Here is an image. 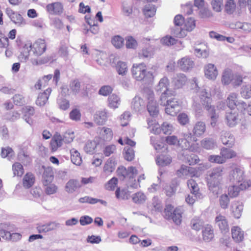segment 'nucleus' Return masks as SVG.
<instances>
[{
  "instance_id": "f257e3e1",
  "label": "nucleus",
  "mask_w": 251,
  "mask_h": 251,
  "mask_svg": "<svg viewBox=\"0 0 251 251\" xmlns=\"http://www.w3.org/2000/svg\"><path fill=\"white\" fill-rule=\"evenodd\" d=\"M200 97L203 108L207 111L210 118V125L212 127H214L219 116L216 113L215 106L211 104L212 99L210 98V94L205 90H202L200 94Z\"/></svg>"
},
{
  "instance_id": "f03ea898",
  "label": "nucleus",
  "mask_w": 251,
  "mask_h": 251,
  "mask_svg": "<svg viewBox=\"0 0 251 251\" xmlns=\"http://www.w3.org/2000/svg\"><path fill=\"white\" fill-rule=\"evenodd\" d=\"M133 77L137 81H143L145 84H149L153 80L151 72L147 71L144 63L134 64L131 69Z\"/></svg>"
},
{
  "instance_id": "7ed1b4c3",
  "label": "nucleus",
  "mask_w": 251,
  "mask_h": 251,
  "mask_svg": "<svg viewBox=\"0 0 251 251\" xmlns=\"http://www.w3.org/2000/svg\"><path fill=\"white\" fill-rule=\"evenodd\" d=\"M170 82L166 76L162 78L158 84L155 87V90L160 94V104H165L166 103V99L174 95V92L169 89Z\"/></svg>"
},
{
  "instance_id": "20e7f679",
  "label": "nucleus",
  "mask_w": 251,
  "mask_h": 251,
  "mask_svg": "<svg viewBox=\"0 0 251 251\" xmlns=\"http://www.w3.org/2000/svg\"><path fill=\"white\" fill-rule=\"evenodd\" d=\"M224 168L219 167L209 171L206 177L207 185L210 191H214V189L219 185L222 178Z\"/></svg>"
},
{
  "instance_id": "39448f33",
  "label": "nucleus",
  "mask_w": 251,
  "mask_h": 251,
  "mask_svg": "<svg viewBox=\"0 0 251 251\" xmlns=\"http://www.w3.org/2000/svg\"><path fill=\"white\" fill-rule=\"evenodd\" d=\"M184 26L185 29L181 27H177V29H173L174 34L177 37L183 38L186 36L187 31H191L196 26L195 21L192 18H188L185 22Z\"/></svg>"
},
{
  "instance_id": "423d86ee",
  "label": "nucleus",
  "mask_w": 251,
  "mask_h": 251,
  "mask_svg": "<svg viewBox=\"0 0 251 251\" xmlns=\"http://www.w3.org/2000/svg\"><path fill=\"white\" fill-rule=\"evenodd\" d=\"M165 106V112L170 115L175 116L179 111L180 106L179 102L175 98L166 99V103L165 104H161Z\"/></svg>"
},
{
  "instance_id": "0eeeda50",
  "label": "nucleus",
  "mask_w": 251,
  "mask_h": 251,
  "mask_svg": "<svg viewBox=\"0 0 251 251\" xmlns=\"http://www.w3.org/2000/svg\"><path fill=\"white\" fill-rule=\"evenodd\" d=\"M154 95L153 92H150L148 96V103L147 109L150 115L152 117H156L159 113V107L156 101L154 100Z\"/></svg>"
},
{
  "instance_id": "6e6552de",
  "label": "nucleus",
  "mask_w": 251,
  "mask_h": 251,
  "mask_svg": "<svg viewBox=\"0 0 251 251\" xmlns=\"http://www.w3.org/2000/svg\"><path fill=\"white\" fill-rule=\"evenodd\" d=\"M66 136L64 138H62L61 135L57 133L54 134L50 143L52 151H57L58 148L62 146L63 142L69 143L73 141V138H70L68 140L66 139Z\"/></svg>"
},
{
  "instance_id": "1a4fd4ad",
  "label": "nucleus",
  "mask_w": 251,
  "mask_h": 251,
  "mask_svg": "<svg viewBox=\"0 0 251 251\" xmlns=\"http://www.w3.org/2000/svg\"><path fill=\"white\" fill-rule=\"evenodd\" d=\"M244 171L239 168L232 169L229 173V179L233 183L240 184L245 181Z\"/></svg>"
},
{
  "instance_id": "9d476101",
  "label": "nucleus",
  "mask_w": 251,
  "mask_h": 251,
  "mask_svg": "<svg viewBox=\"0 0 251 251\" xmlns=\"http://www.w3.org/2000/svg\"><path fill=\"white\" fill-rule=\"evenodd\" d=\"M32 52L36 56H39L43 54L47 49L45 41L41 39L36 40L32 44Z\"/></svg>"
},
{
  "instance_id": "9b49d317",
  "label": "nucleus",
  "mask_w": 251,
  "mask_h": 251,
  "mask_svg": "<svg viewBox=\"0 0 251 251\" xmlns=\"http://www.w3.org/2000/svg\"><path fill=\"white\" fill-rule=\"evenodd\" d=\"M250 186V184L246 181H244L240 184L234 183L233 185L229 187L228 195L231 197H236L239 195L241 190L246 189Z\"/></svg>"
},
{
  "instance_id": "f8f14e48",
  "label": "nucleus",
  "mask_w": 251,
  "mask_h": 251,
  "mask_svg": "<svg viewBox=\"0 0 251 251\" xmlns=\"http://www.w3.org/2000/svg\"><path fill=\"white\" fill-rule=\"evenodd\" d=\"M47 12L54 15H60L64 11L63 5L60 2H54L47 5L46 7Z\"/></svg>"
},
{
  "instance_id": "ddd939ff",
  "label": "nucleus",
  "mask_w": 251,
  "mask_h": 251,
  "mask_svg": "<svg viewBox=\"0 0 251 251\" xmlns=\"http://www.w3.org/2000/svg\"><path fill=\"white\" fill-rule=\"evenodd\" d=\"M206 131L205 123L203 121L197 122L194 125L192 129L193 135L196 136V141H198V138L202 136Z\"/></svg>"
},
{
  "instance_id": "4468645a",
  "label": "nucleus",
  "mask_w": 251,
  "mask_h": 251,
  "mask_svg": "<svg viewBox=\"0 0 251 251\" xmlns=\"http://www.w3.org/2000/svg\"><path fill=\"white\" fill-rule=\"evenodd\" d=\"M178 65L180 69L184 72L191 70L194 66V62L189 57L185 56L179 60Z\"/></svg>"
},
{
  "instance_id": "2eb2a0df",
  "label": "nucleus",
  "mask_w": 251,
  "mask_h": 251,
  "mask_svg": "<svg viewBox=\"0 0 251 251\" xmlns=\"http://www.w3.org/2000/svg\"><path fill=\"white\" fill-rule=\"evenodd\" d=\"M237 95L236 93H233L229 95L227 98V104L228 107L230 108L231 110L234 109L236 106L238 105L239 106L240 105L242 108H245L246 103L244 101H238L237 100Z\"/></svg>"
},
{
  "instance_id": "dca6fc26",
  "label": "nucleus",
  "mask_w": 251,
  "mask_h": 251,
  "mask_svg": "<svg viewBox=\"0 0 251 251\" xmlns=\"http://www.w3.org/2000/svg\"><path fill=\"white\" fill-rule=\"evenodd\" d=\"M204 74L206 78L214 80L218 75V72L215 65L211 63L206 65L204 68Z\"/></svg>"
},
{
  "instance_id": "f3484780",
  "label": "nucleus",
  "mask_w": 251,
  "mask_h": 251,
  "mask_svg": "<svg viewBox=\"0 0 251 251\" xmlns=\"http://www.w3.org/2000/svg\"><path fill=\"white\" fill-rule=\"evenodd\" d=\"M81 185L78 180L76 179H71L66 184L65 190L69 194H73L77 191Z\"/></svg>"
},
{
  "instance_id": "a211bd4d",
  "label": "nucleus",
  "mask_w": 251,
  "mask_h": 251,
  "mask_svg": "<svg viewBox=\"0 0 251 251\" xmlns=\"http://www.w3.org/2000/svg\"><path fill=\"white\" fill-rule=\"evenodd\" d=\"M215 221V224L217 226H218L220 230L222 232L226 233L228 232V225L225 216L220 214L216 217Z\"/></svg>"
},
{
  "instance_id": "6ab92c4d",
  "label": "nucleus",
  "mask_w": 251,
  "mask_h": 251,
  "mask_svg": "<svg viewBox=\"0 0 251 251\" xmlns=\"http://www.w3.org/2000/svg\"><path fill=\"white\" fill-rule=\"evenodd\" d=\"M221 140L224 145L228 147H232L234 144V136L229 132L223 131L221 133Z\"/></svg>"
},
{
  "instance_id": "aec40b11",
  "label": "nucleus",
  "mask_w": 251,
  "mask_h": 251,
  "mask_svg": "<svg viewBox=\"0 0 251 251\" xmlns=\"http://www.w3.org/2000/svg\"><path fill=\"white\" fill-rule=\"evenodd\" d=\"M238 114L236 111H233L230 110V111L226 112V118L227 121V124L230 127L235 126L238 122Z\"/></svg>"
},
{
  "instance_id": "412c9836",
  "label": "nucleus",
  "mask_w": 251,
  "mask_h": 251,
  "mask_svg": "<svg viewBox=\"0 0 251 251\" xmlns=\"http://www.w3.org/2000/svg\"><path fill=\"white\" fill-rule=\"evenodd\" d=\"M51 92V89L48 88L43 93L39 94L36 100V104L40 106H44L48 101Z\"/></svg>"
},
{
  "instance_id": "4be33fe9",
  "label": "nucleus",
  "mask_w": 251,
  "mask_h": 251,
  "mask_svg": "<svg viewBox=\"0 0 251 251\" xmlns=\"http://www.w3.org/2000/svg\"><path fill=\"white\" fill-rule=\"evenodd\" d=\"M60 226V224L53 222L39 226L37 227V229L39 233L47 232L53 230H55L59 228Z\"/></svg>"
},
{
  "instance_id": "5701e85b",
  "label": "nucleus",
  "mask_w": 251,
  "mask_h": 251,
  "mask_svg": "<svg viewBox=\"0 0 251 251\" xmlns=\"http://www.w3.org/2000/svg\"><path fill=\"white\" fill-rule=\"evenodd\" d=\"M187 185L192 194L195 195V197L199 200L202 198V194L199 192V188L195 180L193 179L188 180Z\"/></svg>"
},
{
  "instance_id": "b1692460",
  "label": "nucleus",
  "mask_w": 251,
  "mask_h": 251,
  "mask_svg": "<svg viewBox=\"0 0 251 251\" xmlns=\"http://www.w3.org/2000/svg\"><path fill=\"white\" fill-rule=\"evenodd\" d=\"M243 209V205L241 202L235 201L231 203V210L235 218L238 219L240 217Z\"/></svg>"
},
{
  "instance_id": "393cba45",
  "label": "nucleus",
  "mask_w": 251,
  "mask_h": 251,
  "mask_svg": "<svg viewBox=\"0 0 251 251\" xmlns=\"http://www.w3.org/2000/svg\"><path fill=\"white\" fill-rule=\"evenodd\" d=\"M23 113L24 114V119L29 125L33 123V121L30 117L34 114L35 110L33 107L31 106H26L23 108Z\"/></svg>"
},
{
  "instance_id": "a878e982",
  "label": "nucleus",
  "mask_w": 251,
  "mask_h": 251,
  "mask_svg": "<svg viewBox=\"0 0 251 251\" xmlns=\"http://www.w3.org/2000/svg\"><path fill=\"white\" fill-rule=\"evenodd\" d=\"M53 179V172L51 168L45 169L43 174V183L45 186L49 185Z\"/></svg>"
},
{
  "instance_id": "bb28decb",
  "label": "nucleus",
  "mask_w": 251,
  "mask_h": 251,
  "mask_svg": "<svg viewBox=\"0 0 251 251\" xmlns=\"http://www.w3.org/2000/svg\"><path fill=\"white\" fill-rule=\"evenodd\" d=\"M183 154L184 155V161L189 163L190 165L196 164L200 161L199 157L190 151L184 152Z\"/></svg>"
},
{
  "instance_id": "cd10ccee",
  "label": "nucleus",
  "mask_w": 251,
  "mask_h": 251,
  "mask_svg": "<svg viewBox=\"0 0 251 251\" xmlns=\"http://www.w3.org/2000/svg\"><path fill=\"white\" fill-rule=\"evenodd\" d=\"M145 106L144 100L139 97H135L132 101L131 107L136 112L141 111L145 108Z\"/></svg>"
},
{
  "instance_id": "c85d7f7f",
  "label": "nucleus",
  "mask_w": 251,
  "mask_h": 251,
  "mask_svg": "<svg viewBox=\"0 0 251 251\" xmlns=\"http://www.w3.org/2000/svg\"><path fill=\"white\" fill-rule=\"evenodd\" d=\"M231 234L233 240L236 243L241 242L244 239V232L238 226H234L232 228Z\"/></svg>"
},
{
  "instance_id": "c756f323",
  "label": "nucleus",
  "mask_w": 251,
  "mask_h": 251,
  "mask_svg": "<svg viewBox=\"0 0 251 251\" xmlns=\"http://www.w3.org/2000/svg\"><path fill=\"white\" fill-rule=\"evenodd\" d=\"M187 77L183 74H178L175 76L173 79V82L175 87L178 89L182 87L187 81Z\"/></svg>"
},
{
  "instance_id": "7c9ffc66",
  "label": "nucleus",
  "mask_w": 251,
  "mask_h": 251,
  "mask_svg": "<svg viewBox=\"0 0 251 251\" xmlns=\"http://www.w3.org/2000/svg\"><path fill=\"white\" fill-rule=\"evenodd\" d=\"M202 232L203 240L206 242H209L214 237V231L211 226L207 225Z\"/></svg>"
},
{
  "instance_id": "2f4dec72",
  "label": "nucleus",
  "mask_w": 251,
  "mask_h": 251,
  "mask_svg": "<svg viewBox=\"0 0 251 251\" xmlns=\"http://www.w3.org/2000/svg\"><path fill=\"white\" fill-rule=\"evenodd\" d=\"M35 177L31 173H27L23 179V186L25 188H29L35 182Z\"/></svg>"
},
{
  "instance_id": "473e14b6",
  "label": "nucleus",
  "mask_w": 251,
  "mask_h": 251,
  "mask_svg": "<svg viewBox=\"0 0 251 251\" xmlns=\"http://www.w3.org/2000/svg\"><path fill=\"white\" fill-rule=\"evenodd\" d=\"M201 146L206 150H211L216 146V142L212 138H205L201 141Z\"/></svg>"
},
{
  "instance_id": "72a5a7b5",
  "label": "nucleus",
  "mask_w": 251,
  "mask_h": 251,
  "mask_svg": "<svg viewBox=\"0 0 251 251\" xmlns=\"http://www.w3.org/2000/svg\"><path fill=\"white\" fill-rule=\"evenodd\" d=\"M108 105L110 107L115 109L120 104V98L115 94L109 96L108 99Z\"/></svg>"
},
{
  "instance_id": "f704fd0d",
  "label": "nucleus",
  "mask_w": 251,
  "mask_h": 251,
  "mask_svg": "<svg viewBox=\"0 0 251 251\" xmlns=\"http://www.w3.org/2000/svg\"><path fill=\"white\" fill-rule=\"evenodd\" d=\"M107 117L106 111H100L95 116V121L98 125H102L106 121Z\"/></svg>"
},
{
  "instance_id": "c9c22d12",
  "label": "nucleus",
  "mask_w": 251,
  "mask_h": 251,
  "mask_svg": "<svg viewBox=\"0 0 251 251\" xmlns=\"http://www.w3.org/2000/svg\"><path fill=\"white\" fill-rule=\"evenodd\" d=\"M71 159L72 163L76 165L79 166L82 163V158L78 151L75 149L70 151Z\"/></svg>"
},
{
  "instance_id": "e433bc0d",
  "label": "nucleus",
  "mask_w": 251,
  "mask_h": 251,
  "mask_svg": "<svg viewBox=\"0 0 251 251\" xmlns=\"http://www.w3.org/2000/svg\"><path fill=\"white\" fill-rule=\"evenodd\" d=\"M220 155L224 157V160L230 159L236 156V153L233 150L226 148H222L221 150Z\"/></svg>"
},
{
  "instance_id": "4c0bfd02",
  "label": "nucleus",
  "mask_w": 251,
  "mask_h": 251,
  "mask_svg": "<svg viewBox=\"0 0 251 251\" xmlns=\"http://www.w3.org/2000/svg\"><path fill=\"white\" fill-rule=\"evenodd\" d=\"M156 161L158 165L165 166L171 163L172 158L169 155H161L157 158Z\"/></svg>"
},
{
  "instance_id": "58836bf2",
  "label": "nucleus",
  "mask_w": 251,
  "mask_h": 251,
  "mask_svg": "<svg viewBox=\"0 0 251 251\" xmlns=\"http://www.w3.org/2000/svg\"><path fill=\"white\" fill-rule=\"evenodd\" d=\"M156 10V8L154 5L149 3L145 6L143 11L145 15L147 17L151 18L155 15Z\"/></svg>"
},
{
  "instance_id": "ea45409f",
  "label": "nucleus",
  "mask_w": 251,
  "mask_h": 251,
  "mask_svg": "<svg viewBox=\"0 0 251 251\" xmlns=\"http://www.w3.org/2000/svg\"><path fill=\"white\" fill-rule=\"evenodd\" d=\"M182 212L180 209L176 208L173 211L171 219H172L174 223L176 225H179L182 221Z\"/></svg>"
},
{
  "instance_id": "a19ab883",
  "label": "nucleus",
  "mask_w": 251,
  "mask_h": 251,
  "mask_svg": "<svg viewBox=\"0 0 251 251\" xmlns=\"http://www.w3.org/2000/svg\"><path fill=\"white\" fill-rule=\"evenodd\" d=\"M70 87L73 94L75 95L80 93L82 88L80 82L77 79L72 81L70 83Z\"/></svg>"
},
{
  "instance_id": "79ce46f5",
  "label": "nucleus",
  "mask_w": 251,
  "mask_h": 251,
  "mask_svg": "<svg viewBox=\"0 0 251 251\" xmlns=\"http://www.w3.org/2000/svg\"><path fill=\"white\" fill-rule=\"evenodd\" d=\"M132 199L136 204H142L145 202L146 196L143 193L139 192L132 195Z\"/></svg>"
},
{
  "instance_id": "37998d69",
  "label": "nucleus",
  "mask_w": 251,
  "mask_h": 251,
  "mask_svg": "<svg viewBox=\"0 0 251 251\" xmlns=\"http://www.w3.org/2000/svg\"><path fill=\"white\" fill-rule=\"evenodd\" d=\"M116 69L120 75H126L127 72V66L125 62L118 61L116 64Z\"/></svg>"
},
{
  "instance_id": "c03bdc74",
  "label": "nucleus",
  "mask_w": 251,
  "mask_h": 251,
  "mask_svg": "<svg viewBox=\"0 0 251 251\" xmlns=\"http://www.w3.org/2000/svg\"><path fill=\"white\" fill-rule=\"evenodd\" d=\"M97 147V143L95 141H88L84 148V150L86 152L92 154L95 152V149Z\"/></svg>"
},
{
  "instance_id": "a18cd8bd",
  "label": "nucleus",
  "mask_w": 251,
  "mask_h": 251,
  "mask_svg": "<svg viewBox=\"0 0 251 251\" xmlns=\"http://www.w3.org/2000/svg\"><path fill=\"white\" fill-rule=\"evenodd\" d=\"M12 170L14 176H22L24 172L23 165L19 162H16L13 165Z\"/></svg>"
},
{
  "instance_id": "49530a36",
  "label": "nucleus",
  "mask_w": 251,
  "mask_h": 251,
  "mask_svg": "<svg viewBox=\"0 0 251 251\" xmlns=\"http://www.w3.org/2000/svg\"><path fill=\"white\" fill-rule=\"evenodd\" d=\"M203 221L199 218H194L191 220V227L196 230H200L203 226Z\"/></svg>"
},
{
  "instance_id": "de8ad7c7",
  "label": "nucleus",
  "mask_w": 251,
  "mask_h": 251,
  "mask_svg": "<svg viewBox=\"0 0 251 251\" xmlns=\"http://www.w3.org/2000/svg\"><path fill=\"white\" fill-rule=\"evenodd\" d=\"M123 154L125 159L127 161H131L134 158V151L131 148L125 147Z\"/></svg>"
},
{
  "instance_id": "09e8293b",
  "label": "nucleus",
  "mask_w": 251,
  "mask_h": 251,
  "mask_svg": "<svg viewBox=\"0 0 251 251\" xmlns=\"http://www.w3.org/2000/svg\"><path fill=\"white\" fill-rule=\"evenodd\" d=\"M10 20L18 26H22L25 25L26 24L22 15L17 12L14 16L12 17Z\"/></svg>"
},
{
  "instance_id": "8fccbe9b",
  "label": "nucleus",
  "mask_w": 251,
  "mask_h": 251,
  "mask_svg": "<svg viewBox=\"0 0 251 251\" xmlns=\"http://www.w3.org/2000/svg\"><path fill=\"white\" fill-rule=\"evenodd\" d=\"M14 155V152L10 147L1 149V156L3 158L7 157L10 160Z\"/></svg>"
},
{
  "instance_id": "3c124183",
  "label": "nucleus",
  "mask_w": 251,
  "mask_h": 251,
  "mask_svg": "<svg viewBox=\"0 0 251 251\" xmlns=\"http://www.w3.org/2000/svg\"><path fill=\"white\" fill-rule=\"evenodd\" d=\"M178 145L186 151H193L194 148L193 146L190 144V142L180 139L179 141Z\"/></svg>"
},
{
  "instance_id": "603ef678",
  "label": "nucleus",
  "mask_w": 251,
  "mask_h": 251,
  "mask_svg": "<svg viewBox=\"0 0 251 251\" xmlns=\"http://www.w3.org/2000/svg\"><path fill=\"white\" fill-rule=\"evenodd\" d=\"M52 59L50 55H47L41 59H32L31 60L32 64L34 65H39L48 63Z\"/></svg>"
},
{
  "instance_id": "864d4df0",
  "label": "nucleus",
  "mask_w": 251,
  "mask_h": 251,
  "mask_svg": "<svg viewBox=\"0 0 251 251\" xmlns=\"http://www.w3.org/2000/svg\"><path fill=\"white\" fill-rule=\"evenodd\" d=\"M151 206L155 211H161L163 208L161 201L156 197L152 199Z\"/></svg>"
},
{
  "instance_id": "5fc2aeb1",
  "label": "nucleus",
  "mask_w": 251,
  "mask_h": 251,
  "mask_svg": "<svg viewBox=\"0 0 251 251\" xmlns=\"http://www.w3.org/2000/svg\"><path fill=\"white\" fill-rule=\"evenodd\" d=\"M57 104L59 108L63 110L67 109L70 107L69 100L64 98H60L57 100Z\"/></svg>"
},
{
  "instance_id": "6e6d98bb",
  "label": "nucleus",
  "mask_w": 251,
  "mask_h": 251,
  "mask_svg": "<svg viewBox=\"0 0 251 251\" xmlns=\"http://www.w3.org/2000/svg\"><path fill=\"white\" fill-rule=\"evenodd\" d=\"M194 53L199 58H206L209 55V51L206 49H201L198 48L195 49Z\"/></svg>"
},
{
  "instance_id": "4d7b16f0",
  "label": "nucleus",
  "mask_w": 251,
  "mask_h": 251,
  "mask_svg": "<svg viewBox=\"0 0 251 251\" xmlns=\"http://www.w3.org/2000/svg\"><path fill=\"white\" fill-rule=\"evenodd\" d=\"M208 160L212 163L218 164H223L226 162L221 155H211L208 157Z\"/></svg>"
},
{
  "instance_id": "13d9d810",
  "label": "nucleus",
  "mask_w": 251,
  "mask_h": 251,
  "mask_svg": "<svg viewBox=\"0 0 251 251\" xmlns=\"http://www.w3.org/2000/svg\"><path fill=\"white\" fill-rule=\"evenodd\" d=\"M152 52L150 48H143L139 53V57L140 58H148L151 57Z\"/></svg>"
},
{
  "instance_id": "bf43d9fd",
  "label": "nucleus",
  "mask_w": 251,
  "mask_h": 251,
  "mask_svg": "<svg viewBox=\"0 0 251 251\" xmlns=\"http://www.w3.org/2000/svg\"><path fill=\"white\" fill-rule=\"evenodd\" d=\"M69 116L71 120L78 121L80 120L81 113L79 109L75 108L70 112Z\"/></svg>"
},
{
  "instance_id": "052dcab7",
  "label": "nucleus",
  "mask_w": 251,
  "mask_h": 251,
  "mask_svg": "<svg viewBox=\"0 0 251 251\" xmlns=\"http://www.w3.org/2000/svg\"><path fill=\"white\" fill-rule=\"evenodd\" d=\"M4 233H5L6 239L12 240L13 241H16L20 240L22 237L21 235L18 233H11L8 231H4Z\"/></svg>"
},
{
  "instance_id": "680f3d73",
  "label": "nucleus",
  "mask_w": 251,
  "mask_h": 251,
  "mask_svg": "<svg viewBox=\"0 0 251 251\" xmlns=\"http://www.w3.org/2000/svg\"><path fill=\"white\" fill-rule=\"evenodd\" d=\"M219 201L222 208L226 209L228 207L229 199L227 195H222L220 198Z\"/></svg>"
},
{
  "instance_id": "e2e57ef3",
  "label": "nucleus",
  "mask_w": 251,
  "mask_h": 251,
  "mask_svg": "<svg viewBox=\"0 0 251 251\" xmlns=\"http://www.w3.org/2000/svg\"><path fill=\"white\" fill-rule=\"evenodd\" d=\"M126 46L128 49H134L137 47L136 41L131 36H128L126 38Z\"/></svg>"
},
{
  "instance_id": "0e129e2a",
  "label": "nucleus",
  "mask_w": 251,
  "mask_h": 251,
  "mask_svg": "<svg viewBox=\"0 0 251 251\" xmlns=\"http://www.w3.org/2000/svg\"><path fill=\"white\" fill-rule=\"evenodd\" d=\"M30 51H32V44L30 42H27L24 46L22 51L23 56L25 58L28 57Z\"/></svg>"
},
{
  "instance_id": "69168bd1",
  "label": "nucleus",
  "mask_w": 251,
  "mask_h": 251,
  "mask_svg": "<svg viewBox=\"0 0 251 251\" xmlns=\"http://www.w3.org/2000/svg\"><path fill=\"white\" fill-rule=\"evenodd\" d=\"M177 120L179 123L182 126L186 125L189 122V119L188 115L184 113H180L178 115Z\"/></svg>"
},
{
  "instance_id": "338daca9",
  "label": "nucleus",
  "mask_w": 251,
  "mask_h": 251,
  "mask_svg": "<svg viewBox=\"0 0 251 251\" xmlns=\"http://www.w3.org/2000/svg\"><path fill=\"white\" fill-rule=\"evenodd\" d=\"M118 183V179L113 177L105 184V188L108 190H113L116 187Z\"/></svg>"
},
{
  "instance_id": "774afa93",
  "label": "nucleus",
  "mask_w": 251,
  "mask_h": 251,
  "mask_svg": "<svg viewBox=\"0 0 251 251\" xmlns=\"http://www.w3.org/2000/svg\"><path fill=\"white\" fill-rule=\"evenodd\" d=\"M241 95L245 99H249L251 97V86H243L241 88Z\"/></svg>"
}]
</instances>
